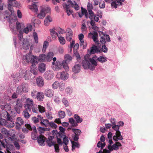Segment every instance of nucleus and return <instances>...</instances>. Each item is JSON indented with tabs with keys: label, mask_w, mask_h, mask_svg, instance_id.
Wrapping results in <instances>:
<instances>
[{
	"label": "nucleus",
	"mask_w": 153,
	"mask_h": 153,
	"mask_svg": "<svg viewBox=\"0 0 153 153\" xmlns=\"http://www.w3.org/2000/svg\"><path fill=\"white\" fill-rule=\"evenodd\" d=\"M100 36V42L102 45L101 50L103 52L106 53L108 51V48L106 47L105 44L106 42H109L111 41L110 36L109 35L105 34L102 32H99Z\"/></svg>",
	"instance_id": "2"
},
{
	"label": "nucleus",
	"mask_w": 153,
	"mask_h": 153,
	"mask_svg": "<svg viewBox=\"0 0 153 153\" xmlns=\"http://www.w3.org/2000/svg\"><path fill=\"white\" fill-rule=\"evenodd\" d=\"M81 69V65L80 64H77L74 65L72 68V71L75 73H79Z\"/></svg>",
	"instance_id": "20"
},
{
	"label": "nucleus",
	"mask_w": 153,
	"mask_h": 153,
	"mask_svg": "<svg viewBox=\"0 0 153 153\" xmlns=\"http://www.w3.org/2000/svg\"><path fill=\"white\" fill-rule=\"evenodd\" d=\"M52 21V19L49 16H48L45 18L44 22V24L46 26L49 25V23Z\"/></svg>",
	"instance_id": "30"
},
{
	"label": "nucleus",
	"mask_w": 153,
	"mask_h": 153,
	"mask_svg": "<svg viewBox=\"0 0 153 153\" xmlns=\"http://www.w3.org/2000/svg\"><path fill=\"white\" fill-rule=\"evenodd\" d=\"M29 111L25 109L23 112V114L26 118H28L30 116V114L28 113Z\"/></svg>",
	"instance_id": "42"
},
{
	"label": "nucleus",
	"mask_w": 153,
	"mask_h": 153,
	"mask_svg": "<svg viewBox=\"0 0 153 153\" xmlns=\"http://www.w3.org/2000/svg\"><path fill=\"white\" fill-rule=\"evenodd\" d=\"M38 129L39 133L40 134L42 133H44L45 131V128H44L39 127Z\"/></svg>",
	"instance_id": "63"
},
{
	"label": "nucleus",
	"mask_w": 153,
	"mask_h": 153,
	"mask_svg": "<svg viewBox=\"0 0 153 153\" xmlns=\"http://www.w3.org/2000/svg\"><path fill=\"white\" fill-rule=\"evenodd\" d=\"M67 2L69 5L74 8L76 10H77L79 9V6L75 1H72L71 0H67Z\"/></svg>",
	"instance_id": "16"
},
{
	"label": "nucleus",
	"mask_w": 153,
	"mask_h": 153,
	"mask_svg": "<svg viewBox=\"0 0 153 153\" xmlns=\"http://www.w3.org/2000/svg\"><path fill=\"white\" fill-rule=\"evenodd\" d=\"M72 131L74 134V137H73V140L75 141H78L79 136L82 133V132L80 130L78 129H72Z\"/></svg>",
	"instance_id": "8"
},
{
	"label": "nucleus",
	"mask_w": 153,
	"mask_h": 153,
	"mask_svg": "<svg viewBox=\"0 0 153 153\" xmlns=\"http://www.w3.org/2000/svg\"><path fill=\"white\" fill-rule=\"evenodd\" d=\"M63 6L64 9H65V10L66 11L67 10H70V7L71 6L69 5L68 4H63Z\"/></svg>",
	"instance_id": "54"
},
{
	"label": "nucleus",
	"mask_w": 153,
	"mask_h": 153,
	"mask_svg": "<svg viewBox=\"0 0 153 153\" xmlns=\"http://www.w3.org/2000/svg\"><path fill=\"white\" fill-rule=\"evenodd\" d=\"M46 68V65L45 64L42 63H40L39 64L38 66V69L40 72H44L45 71Z\"/></svg>",
	"instance_id": "22"
},
{
	"label": "nucleus",
	"mask_w": 153,
	"mask_h": 153,
	"mask_svg": "<svg viewBox=\"0 0 153 153\" xmlns=\"http://www.w3.org/2000/svg\"><path fill=\"white\" fill-rule=\"evenodd\" d=\"M112 127L113 129L116 131H119V126H118V125H116V124L112 125Z\"/></svg>",
	"instance_id": "59"
},
{
	"label": "nucleus",
	"mask_w": 153,
	"mask_h": 153,
	"mask_svg": "<svg viewBox=\"0 0 153 153\" xmlns=\"http://www.w3.org/2000/svg\"><path fill=\"white\" fill-rule=\"evenodd\" d=\"M97 50H98V48L96 46H94L92 47L91 48L90 54H94L95 53Z\"/></svg>",
	"instance_id": "40"
},
{
	"label": "nucleus",
	"mask_w": 153,
	"mask_h": 153,
	"mask_svg": "<svg viewBox=\"0 0 153 153\" xmlns=\"http://www.w3.org/2000/svg\"><path fill=\"white\" fill-rule=\"evenodd\" d=\"M53 65V70L55 71H58L61 69L62 67V62L58 60Z\"/></svg>",
	"instance_id": "13"
},
{
	"label": "nucleus",
	"mask_w": 153,
	"mask_h": 153,
	"mask_svg": "<svg viewBox=\"0 0 153 153\" xmlns=\"http://www.w3.org/2000/svg\"><path fill=\"white\" fill-rule=\"evenodd\" d=\"M89 18L90 19H93L95 15L92 10H88Z\"/></svg>",
	"instance_id": "39"
},
{
	"label": "nucleus",
	"mask_w": 153,
	"mask_h": 153,
	"mask_svg": "<svg viewBox=\"0 0 153 153\" xmlns=\"http://www.w3.org/2000/svg\"><path fill=\"white\" fill-rule=\"evenodd\" d=\"M54 138L53 136H50L48 140H46V142L49 146H52L56 143V142L53 141V140Z\"/></svg>",
	"instance_id": "18"
},
{
	"label": "nucleus",
	"mask_w": 153,
	"mask_h": 153,
	"mask_svg": "<svg viewBox=\"0 0 153 153\" xmlns=\"http://www.w3.org/2000/svg\"><path fill=\"white\" fill-rule=\"evenodd\" d=\"M89 38H92L94 41L96 43H98V33L97 32H94L93 33H89L88 34Z\"/></svg>",
	"instance_id": "12"
},
{
	"label": "nucleus",
	"mask_w": 153,
	"mask_h": 153,
	"mask_svg": "<svg viewBox=\"0 0 153 153\" xmlns=\"http://www.w3.org/2000/svg\"><path fill=\"white\" fill-rule=\"evenodd\" d=\"M8 9L9 11L10 12L11 14H12L14 13V11L13 10L12 6L10 3H8L7 4Z\"/></svg>",
	"instance_id": "48"
},
{
	"label": "nucleus",
	"mask_w": 153,
	"mask_h": 153,
	"mask_svg": "<svg viewBox=\"0 0 153 153\" xmlns=\"http://www.w3.org/2000/svg\"><path fill=\"white\" fill-rule=\"evenodd\" d=\"M55 28L50 30L51 35L53 39H55L56 38V36L59 35L55 31Z\"/></svg>",
	"instance_id": "27"
},
{
	"label": "nucleus",
	"mask_w": 153,
	"mask_h": 153,
	"mask_svg": "<svg viewBox=\"0 0 153 153\" xmlns=\"http://www.w3.org/2000/svg\"><path fill=\"white\" fill-rule=\"evenodd\" d=\"M59 85V83L58 82L56 81L53 84L52 87L53 89H55L58 88Z\"/></svg>",
	"instance_id": "46"
},
{
	"label": "nucleus",
	"mask_w": 153,
	"mask_h": 153,
	"mask_svg": "<svg viewBox=\"0 0 153 153\" xmlns=\"http://www.w3.org/2000/svg\"><path fill=\"white\" fill-rule=\"evenodd\" d=\"M116 136H117L118 137V140H122L123 139L122 136L121 135V133L120 131L119 130L116 132Z\"/></svg>",
	"instance_id": "50"
},
{
	"label": "nucleus",
	"mask_w": 153,
	"mask_h": 153,
	"mask_svg": "<svg viewBox=\"0 0 153 153\" xmlns=\"http://www.w3.org/2000/svg\"><path fill=\"white\" fill-rule=\"evenodd\" d=\"M81 28L82 32L85 31L87 30V27L85 23H83L82 24Z\"/></svg>",
	"instance_id": "64"
},
{
	"label": "nucleus",
	"mask_w": 153,
	"mask_h": 153,
	"mask_svg": "<svg viewBox=\"0 0 153 153\" xmlns=\"http://www.w3.org/2000/svg\"><path fill=\"white\" fill-rule=\"evenodd\" d=\"M30 9L33 10L36 13L38 12L37 6L35 4H33L31 6Z\"/></svg>",
	"instance_id": "41"
},
{
	"label": "nucleus",
	"mask_w": 153,
	"mask_h": 153,
	"mask_svg": "<svg viewBox=\"0 0 153 153\" xmlns=\"http://www.w3.org/2000/svg\"><path fill=\"white\" fill-rule=\"evenodd\" d=\"M33 37L35 43H37L38 42V37L37 33H34Z\"/></svg>",
	"instance_id": "57"
},
{
	"label": "nucleus",
	"mask_w": 153,
	"mask_h": 153,
	"mask_svg": "<svg viewBox=\"0 0 153 153\" xmlns=\"http://www.w3.org/2000/svg\"><path fill=\"white\" fill-rule=\"evenodd\" d=\"M10 3L11 4V5L12 6L14 7H17L19 5V3L18 2L15 0H14Z\"/></svg>",
	"instance_id": "56"
},
{
	"label": "nucleus",
	"mask_w": 153,
	"mask_h": 153,
	"mask_svg": "<svg viewBox=\"0 0 153 153\" xmlns=\"http://www.w3.org/2000/svg\"><path fill=\"white\" fill-rule=\"evenodd\" d=\"M72 59V57L69 55H66L65 57V62H68Z\"/></svg>",
	"instance_id": "44"
},
{
	"label": "nucleus",
	"mask_w": 153,
	"mask_h": 153,
	"mask_svg": "<svg viewBox=\"0 0 153 153\" xmlns=\"http://www.w3.org/2000/svg\"><path fill=\"white\" fill-rule=\"evenodd\" d=\"M68 122L70 124H71L72 127H76L78 126V124L72 117L68 119Z\"/></svg>",
	"instance_id": "33"
},
{
	"label": "nucleus",
	"mask_w": 153,
	"mask_h": 153,
	"mask_svg": "<svg viewBox=\"0 0 153 153\" xmlns=\"http://www.w3.org/2000/svg\"><path fill=\"white\" fill-rule=\"evenodd\" d=\"M54 56V53L53 52H50L48 53L46 56V61L47 62H49L51 61Z\"/></svg>",
	"instance_id": "24"
},
{
	"label": "nucleus",
	"mask_w": 153,
	"mask_h": 153,
	"mask_svg": "<svg viewBox=\"0 0 153 153\" xmlns=\"http://www.w3.org/2000/svg\"><path fill=\"white\" fill-rule=\"evenodd\" d=\"M29 47L30 45L28 42L24 39L23 40V48L27 50L29 48Z\"/></svg>",
	"instance_id": "32"
},
{
	"label": "nucleus",
	"mask_w": 153,
	"mask_h": 153,
	"mask_svg": "<svg viewBox=\"0 0 153 153\" xmlns=\"http://www.w3.org/2000/svg\"><path fill=\"white\" fill-rule=\"evenodd\" d=\"M23 59H25L28 63H31V66H34L38 62V57L36 56L31 55L30 54H28L24 56Z\"/></svg>",
	"instance_id": "3"
},
{
	"label": "nucleus",
	"mask_w": 153,
	"mask_h": 153,
	"mask_svg": "<svg viewBox=\"0 0 153 153\" xmlns=\"http://www.w3.org/2000/svg\"><path fill=\"white\" fill-rule=\"evenodd\" d=\"M46 55L45 54H40L39 56L38 60L41 62L46 61Z\"/></svg>",
	"instance_id": "37"
},
{
	"label": "nucleus",
	"mask_w": 153,
	"mask_h": 153,
	"mask_svg": "<svg viewBox=\"0 0 153 153\" xmlns=\"http://www.w3.org/2000/svg\"><path fill=\"white\" fill-rule=\"evenodd\" d=\"M44 97L43 93L41 92H38L36 96V98L38 100L40 101H43Z\"/></svg>",
	"instance_id": "25"
},
{
	"label": "nucleus",
	"mask_w": 153,
	"mask_h": 153,
	"mask_svg": "<svg viewBox=\"0 0 153 153\" xmlns=\"http://www.w3.org/2000/svg\"><path fill=\"white\" fill-rule=\"evenodd\" d=\"M46 139V138L44 136L41 134L37 137V140L39 145L44 146L45 145L44 143Z\"/></svg>",
	"instance_id": "14"
},
{
	"label": "nucleus",
	"mask_w": 153,
	"mask_h": 153,
	"mask_svg": "<svg viewBox=\"0 0 153 153\" xmlns=\"http://www.w3.org/2000/svg\"><path fill=\"white\" fill-rule=\"evenodd\" d=\"M22 89H21V87H18L17 88L16 92L17 94L19 95H21L22 94Z\"/></svg>",
	"instance_id": "55"
},
{
	"label": "nucleus",
	"mask_w": 153,
	"mask_h": 153,
	"mask_svg": "<svg viewBox=\"0 0 153 153\" xmlns=\"http://www.w3.org/2000/svg\"><path fill=\"white\" fill-rule=\"evenodd\" d=\"M22 101L19 99H18L16 100V104L15 106L14 109L16 112L19 113L20 112L21 109L22 108Z\"/></svg>",
	"instance_id": "7"
},
{
	"label": "nucleus",
	"mask_w": 153,
	"mask_h": 153,
	"mask_svg": "<svg viewBox=\"0 0 153 153\" xmlns=\"http://www.w3.org/2000/svg\"><path fill=\"white\" fill-rule=\"evenodd\" d=\"M94 58V57L90 58V56L88 54L85 55L84 60L82 62V66L84 69L88 68L92 70L94 69L95 67L97 65V63Z\"/></svg>",
	"instance_id": "1"
},
{
	"label": "nucleus",
	"mask_w": 153,
	"mask_h": 153,
	"mask_svg": "<svg viewBox=\"0 0 153 153\" xmlns=\"http://www.w3.org/2000/svg\"><path fill=\"white\" fill-rule=\"evenodd\" d=\"M38 108L39 111L41 113H42L45 111V107L39 105L38 106Z\"/></svg>",
	"instance_id": "45"
},
{
	"label": "nucleus",
	"mask_w": 153,
	"mask_h": 153,
	"mask_svg": "<svg viewBox=\"0 0 153 153\" xmlns=\"http://www.w3.org/2000/svg\"><path fill=\"white\" fill-rule=\"evenodd\" d=\"M93 57H94V59L95 60V59L97 60L101 63H103L107 61L106 58L102 56H100L98 58H97L96 56Z\"/></svg>",
	"instance_id": "29"
},
{
	"label": "nucleus",
	"mask_w": 153,
	"mask_h": 153,
	"mask_svg": "<svg viewBox=\"0 0 153 153\" xmlns=\"http://www.w3.org/2000/svg\"><path fill=\"white\" fill-rule=\"evenodd\" d=\"M105 1L107 2H111V7L115 8H117L119 3L120 4L121 3L119 1H117V0H105Z\"/></svg>",
	"instance_id": "15"
},
{
	"label": "nucleus",
	"mask_w": 153,
	"mask_h": 153,
	"mask_svg": "<svg viewBox=\"0 0 153 153\" xmlns=\"http://www.w3.org/2000/svg\"><path fill=\"white\" fill-rule=\"evenodd\" d=\"M74 118L76 120V122L78 124L79 123H80L82 121V119L77 114H75L74 115Z\"/></svg>",
	"instance_id": "31"
},
{
	"label": "nucleus",
	"mask_w": 153,
	"mask_h": 153,
	"mask_svg": "<svg viewBox=\"0 0 153 153\" xmlns=\"http://www.w3.org/2000/svg\"><path fill=\"white\" fill-rule=\"evenodd\" d=\"M38 92H37V91H36L35 90H33L31 92V95L32 97L34 98H36V96L37 95V94Z\"/></svg>",
	"instance_id": "53"
},
{
	"label": "nucleus",
	"mask_w": 153,
	"mask_h": 153,
	"mask_svg": "<svg viewBox=\"0 0 153 153\" xmlns=\"http://www.w3.org/2000/svg\"><path fill=\"white\" fill-rule=\"evenodd\" d=\"M48 45V42L47 41H45L44 42L43 44V48L42 51L43 52H45V51L46 48Z\"/></svg>",
	"instance_id": "52"
},
{
	"label": "nucleus",
	"mask_w": 153,
	"mask_h": 153,
	"mask_svg": "<svg viewBox=\"0 0 153 153\" xmlns=\"http://www.w3.org/2000/svg\"><path fill=\"white\" fill-rule=\"evenodd\" d=\"M51 9L50 8L47 7L45 9H42L37 15V17L40 19H42L44 18L45 15V13H49L50 12Z\"/></svg>",
	"instance_id": "9"
},
{
	"label": "nucleus",
	"mask_w": 153,
	"mask_h": 153,
	"mask_svg": "<svg viewBox=\"0 0 153 153\" xmlns=\"http://www.w3.org/2000/svg\"><path fill=\"white\" fill-rule=\"evenodd\" d=\"M56 30L57 31L59 34H63L66 33L65 30L62 29L60 27L57 28Z\"/></svg>",
	"instance_id": "43"
},
{
	"label": "nucleus",
	"mask_w": 153,
	"mask_h": 153,
	"mask_svg": "<svg viewBox=\"0 0 153 153\" xmlns=\"http://www.w3.org/2000/svg\"><path fill=\"white\" fill-rule=\"evenodd\" d=\"M32 29V27L30 24H28L27 25V27L24 28L23 31L26 33H28L29 31H31Z\"/></svg>",
	"instance_id": "35"
},
{
	"label": "nucleus",
	"mask_w": 153,
	"mask_h": 153,
	"mask_svg": "<svg viewBox=\"0 0 153 153\" xmlns=\"http://www.w3.org/2000/svg\"><path fill=\"white\" fill-rule=\"evenodd\" d=\"M71 142L72 143V149L73 150L75 149V147L77 148L79 147L80 145L78 143L73 141H71Z\"/></svg>",
	"instance_id": "34"
},
{
	"label": "nucleus",
	"mask_w": 153,
	"mask_h": 153,
	"mask_svg": "<svg viewBox=\"0 0 153 153\" xmlns=\"http://www.w3.org/2000/svg\"><path fill=\"white\" fill-rule=\"evenodd\" d=\"M31 73L33 74L34 75L37 74V72L34 66H31L30 70H27L25 71V76L24 77L25 79H29L30 78Z\"/></svg>",
	"instance_id": "4"
},
{
	"label": "nucleus",
	"mask_w": 153,
	"mask_h": 153,
	"mask_svg": "<svg viewBox=\"0 0 153 153\" xmlns=\"http://www.w3.org/2000/svg\"><path fill=\"white\" fill-rule=\"evenodd\" d=\"M62 102L65 106L67 107L68 106V101L66 99L64 98L62 100Z\"/></svg>",
	"instance_id": "61"
},
{
	"label": "nucleus",
	"mask_w": 153,
	"mask_h": 153,
	"mask_svg": "<svg viewBox=\"0 0 153 153\" xmlns=\"http://www.w3.org/2000/svg\"><path fill=\"white\" fill-rule=\"evenodd\" d=\"M122 145L119 142H116L112 146L108 145V148L110 151H112L113 150H117L118 149L119 147L121 146Z\"/></svg>",
	"instance_id": "10"
},
{
	"label": "nucleus",
	"mask_w": 153,
	"mask_h": 153,
	"mask_svg": "<svg viewBox=\"0 0 153 153\" xmlns=\"http://www.w3.org/2000/svg\"><path fill=\"white\" fill-rule=\"evenodd\" d=\"M62 66L66 71H68V67L66 62H65L64 61L62 62Z\"/></svg>",
	"instance_id": "51"
},
{
	"label": "nucleus",
	"mask_w": 153,
	"mask_h": 153,
	"mask_svg": "<svg viewBox=\"0 0 153 153\" xmlns=\"http://www.w3.org/2000/svg\"><path fill=\"white\" fill-rule=\"evenodd\" d=\"M25 71L24 70H21L19 71V74L21 78H24L25 76Z\"/></svg>",
	"instance_id": "49"
},
{
	"label": "nucleus",
	"mask_w": 153,
	"mask_h": 153,
	"mask_svg": "<svg viewBox=\"0 0 153 153\" xmlns=\"http://www.w3.org/2000/svg\"><path fill=\"white\" fill-rule=\"evenodd\" d=\"M57 36L59 38V40L61 44L64 45L65 43V41L64 37L60 36L59 35H58Z\"/></svg>",
	"instance_id": "38"
},
{
	"label": "nucleus",
	"mask_w": 153,
	"mask_h": 153,
	"mask_svg": "<svg viewBox=\"0 0 153 153\" xmlns=\"http://www.w3.org/2000/svg\"><path fill=\"white\" fill-rule=\"evenodd\" d=\"M37 85L39 87H42L44 85V82L43 78L40 76L38 77L36 79Z\"/></svg>",
	"instance_id": "19"
},
{
	"label": "nucleus",
	"mask_w": 153,
	"mask_h": 153,
	"mask_svg": "<svg viewBox=\"0 0 153 153\" xmlns=\"http://www.w3.org/2000/svg\"><path fill=\"white\" fill-rule=\"evenodd\" d=\"M54 76V74L52 72L49 71L46 72L45 75V78L49 80L52 79Z\"/></svg>",
	"instance_id": "23"
},
{
	"label": "nucleus",
	"mask_w": 153,
	"mask_h": 153,
	"mask_svg": "<svg viewBox=\"0 0 153 153\" xmlns=\"http://www.w3.org/2000/svg\"><path fill=\"white\" fill-rule=\"evenodd\" d=\"M53 146L55 148V151L56 152H59V149L58 144H56V143H55Z\"/></svg>",
	"instance_id": "62"
},
{
	"label": "nucleus",
	"mask_w": 153,
	"mask_h": 153,
	"mask_svg": "<svg viewBox=\"0 0 153 153\" xmlns=\"http://www.w3.org/2000/svg\"><path fill=\"white\" fill-rule=\"evenodd\" d=\"M6 113L7 120L5 123V125L9 128H12L14 126V122L11 120L12 118L10 116V114L7 112Z\"/></svg>",
	"instance_id": "5"
},
{
	"label": "nucleus",
	"mask_w": 153,
	"mask_h": 153,
	"mask_svg": "<svg viewBox=\"0 0 153 153\" xmlns=\"http://www.w3.org/2000/svg\"><path fill=\"white\" fill-rule=\"evenodd\" d=\"M60 77L62 79L65 80L68 78V75L66 71L63 72L61 73Z\"/></svg>",
	"instance_id": "36"
},
{
	"label": "nucleus",
	"mask_w": 153,
	"mask_h": 153,
	"mask_svg": "<svg viewBox=\"0 0 153 153\" xmlns=\"http://www.w3.org/2000/svg\"><path fill=\"white\" fill-rule=\"evenodd\" d=\"M58 114L59 117L61 118H63L65 116V112L64 111H61L59 112Z\"/></svg>",
	"instance_id": "47"
},
{
	"label": "nucleus",
	"mask_w": 153,
	"mask_h": 153,
	"mask_svg": "<svg viewBox=\"0 0 153 153\" xmlns=\"http://www.w3.org/2000/svg\"><path fill=\"white\" fill-rule=\"evenodd\" d=\"M33 102L32 99L27 98L26 100V103L25 104V109L31 111V110L33 107Z\"/></svg>",
	"instance_id": "6"
},
{
	"label": "nucleus",
	"mask_w": 153,
	"mask_h": 153,
	"mask_svg": "<svg viewBox=\"0 0 153 153\" xmlns=\"http://www.w3.org/2000/svg\"><path fill=\"white\" fill-rule=\"evenodd\" d=\"M93 8V6L92 4L88 3L87 5V10H92Z\"/></svg>",
	"instance_id": "60"
},
{
	"label": "nucleus",
	"mask_w": 153,
	"mask_h": 153,
	"mask_svg": "<svg viewBox=\"0 0 153 153\" xmlns=\"http://www.w3.org/2000/svg\"><path fill=\"white\" fill-rule=\"evenodd\" d=\"M69 140L68 139V137L66 136L63 138V143H64L65 145H67L68 143Z\"/></svg>",
	"instance_id": "58"
},
{
	"label": "nucleus",
	"mask_w": 153,
	"mask_h": 153,
	"mask_svg": "<svg viewBox=\"0 0 153 153\" xmlns=\"http://www.w3.org/2000/svg\"><path fill=\"white\" fill-rule=\"evenodd\" d=\"M54 92L51 89H46L45 91V96L48 97H51L53 95Z\"/></svg>",
	"instance_id": "21"
},
{
	"label": "nucleus",
	"mask_w": 153,
	"mask_h": 153,
	"mask_svg": "<svg viewBox=\"0 0 153 153\" xmlns=\"http://www.w3.org/2000/svg\"><path fill=\"white\" fill-rule=\"evenodd\" d=\"M16 125V128L19 129L21 128V126L24 124V122L23 120L20 117H18L15 122Z\"/></svg>",
	"instance_id": "11"
},
{
	"label": "nucleus",
	"mask_w": 153,
	"mask_h": 153,
	"mask_svg": "<svg viewBox=\"0 0 153 153\" xmlns=\"http://www.w3.org/2000/svg\"><path fill=\"white\" fill-rule=\"evenodd\" d=\"M22 88V91L23 92L27 93L28 90V85L25 83H23L21 85Z\"/></svg>",
	"instance_id": "28"
},
{
	"label": "nucleus",
	"mask_w": 153,
	"mask_h": 153,
	"mask_svg": "<svg viewBox=\"0 0 153 153\" xmlns=\"http://www.w3.org/2000/svg\"><path fill=\"white\" fill-rule=\"evenodd\" d=\"M33 131L31 134V138L34 140H37L38 137L37 136V131L35 126L33 128Z\"/></svg>",
	"instance_id": "26"
},
{
	"label": "nucleus",
	"mask_w": 153,
	"mask_h": 153,
	"mask_svg": "<svg viewBox=\"0 0 153 153\" xmlns=\"http://www.w3.org/2000/svg\"><path fill=\"white\" fill-rule=\"evenodd\" d=\"M73 35L72 31L71 29H69L66 34V39L67 41L70 42L72 39Z\"/></svg>",
	"instance_id": "17"
}]
</instances>
